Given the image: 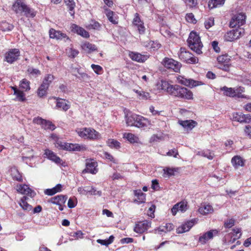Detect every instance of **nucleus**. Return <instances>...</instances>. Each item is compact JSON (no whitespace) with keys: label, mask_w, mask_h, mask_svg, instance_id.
Masks as SVG:
<instances>
[{"label":"nucleus","mask_w":251,"mask_h":251,"mask_svg":"<svg viewBox=\"0 0 251 251\" xmlns=\"http://www.w3.org/2000/svg\"><path fill=\"white\" fill-rule=\"evenodd\" d=\"M214 24V20L213 18H210L205 20L204 22V25L206 29H209L212 27Z\"/></svg>","instance_id":"51"},{"label":"nucleus","mask_w":251,"mask_h":251,"mask_svg":"<svg viewBox=\"0 0 251 251\" xmlns=\"http://www.w3.org/2000/svg\"><path fill=\"white\" fill-rule=\"evenodd\" d=\"M17 191L22 194L26 195L31 198L34 197L36 193L32 190L28 185H19L17 186Z\"/></svg>","instance_id":"17"},{"label":"nucleus","mask_w":251,"mask_h":251,"mask_svg":"<svg viewBox=\"0 0 251 251\" xmlns=\"http://www.w3.org/2000/svg\"><path fill=\"white\" fill-rule=\"evenodd\" d=\"M2 28L4 31H10L13 28V25L7 23H4L2 26Z\"/></svg>","instance_id":"62"},{"label":"nucleus","mask_w":251,"mask_h":251,"mask_svg":"<svg viewBox=\"0 0 251 251\" xmlns=\"http://www.w3.org/2000/svg\"><path fill=\"white\" fill-rule=\"evenodd\" d=\"M48 88L49 87L46 86L45 85L41 84L38 89V96L41 98L45 96L47 94V91Z\"/></svg>","instance_id":"42"},{"label":"nucleus","mask_w":251,"mask_h":251,"mask_svg":"<svg viewBox=\"0 0 251 251\" xmlns=\"http://www.w3.org/2000/svg\"><path fill=\"white\" fill-rule=\"evenodd\" d=\"M77 204V200L75 197L70 198L68 202V206L70 208L75 207Z\"/></svg>","instance_id":"50"},{"label":"nucleus","mask_w":251,"mask_h":251,"mask_svg":"<svg viewBox=\"0 0 251 251\" xmlns=\"http://www.w3.org/2000/svg\"><path fill=\"white\" fill-rule=\"evenodd\" d=\"M81 49L85 52L90 53L97 50V47L93 44L88 42H85L81 44Z\"/></svg>","instance_id":"26"},{"label":"nucleus","mask_w":251,"mask_h":251,"mask_svg":"<svg viewBox=\"0 0 251 251\" xmlns=\"http://www.w3.org/2000/svg\"><path fill=\"white\" fill-rule=\"evenodd\" d=\"M162 64L167 69H172L175 72H178L181 65L178 62L167 57L165 58L162 62Z\"/></svg>","instance_id":"10"},{"label":"nucleus","mask_w":251,"mask_h":251,"mask_svg":"<svg viewBox=\"0 0 251 251\" xmlns=\"http://www.w3.org/2000/svg\"><path fill=\"white\" fill-rule=\"evenodd\" d=\"M76 131L80 137L84 139L97 140L100 138V134L93 128H81Z\"/></svg>","instance_id":"4"},{"label":"nucleus","mask_w":251,"mask_h":251,"mask_svg":"<svg viewBox=\"0 0 251 251\" xmlns=\"http://www.w3.org/2000/svg\"><path fill=\"white\" fill-rule=\"evenodd\" d=\"M107 144L111 148H114L116 149L120 148V143L114 139H108L107 141Z\"/></svg>","instance_id":"45"},{"label":"nucleus","mask_w":251,"mask_h":251,"mask_svg":"<svg viewBox=\"0 0 251 251\" xmlns=\"http://www.w3.org/2000/svg\"><path fill=\"white\" fill-rule=\"evenodd\" d=\"M242 121L241 123H249L251 122V115L250 114H244L242 113Z\"/></svg>","instance_id":"54"},{"label":"nucleus","mask_w":251,"mask_h":251,"mask_svg":"<svg viewBox=\"0 0 251 251\" xmlns=\"http://www.w3.org/2000/svg\"><path fill=\"white\" fill-rule=\"evenodd\" d=\"M68 8L69 9L70 14L71 16H73L75 14L74 8L75 6V4L74 0H64Z\"/></svg>","instance_id":"34"},{"label":"nucleus","mask_w":251,"mask_h":251,"mask_svg":"<svg viewBox=\"0 0 251 251\" xmlns=\"http://www.w3.org/2000/svg\"><path fill=\"white\" fill-rule=\"evenodd\" d=\"M194 226V223L192 221H188L182 224L176 229L177 233H182L188 231Z\"/></svg>","instance_id":"28"},{"label":"nucleus","mask_w":251,"mask_h":251,"mask_svg":"<svg viewBox=\"0 0 251 251\" xmlns=\"http://www.w3.org/2000/svg\"><path fill=\"white\" fill-rule=\"evenodd\" d=\"M198 212L202 215H206L212 213L213 208L209 204H201L198 209Z\"/></svg>","instance_id":"27"},{"label":"nucleus","mask_w":251,"mask_h":251,"mask_svg":"<svg viewBox=\"0 0 251 251\" xmlns=\"http://www.w3.org/2000/svg\"><path fill=\"white\" fill-rule=\"evenodd\" d=\"M85 189L86 191V195L88 193L94 195H99L100 196L101 195V192L97 191L94 188L91 187L90 188L89 187H86Z\"/></svg>","instance_id":"52"},{"label":"nucleus","mask_w":251,"mask_h":251,"mask_svg":"<svg viewBox=\"0 0 251 251\" xmlns=\"http://www.w3.org/2000/svg\"><path fill=\"white\" fill-rule=\"evenodd\" d=\"M187 42L190 49L198 54L202 53L201 50L203 46L199 36L195 32L190 33Z\"/></svg>","instance_id":"3"},{"label":"nucleus","mask_w":251,"mask_h":251,"mask_svg":"<svg viewBox=\"0 0 251 251\" xmlns=\"http://www.w3.org/2000/svg\"><path fill=\"white\" fill-rule=\"evenodd\" d=\"M54 143L55 147L60 150H64L69 151H80L85 150V146L83 145L63 142L59 139Z\"/></svg>","instance_id":"5"},{"label":"nucleus","mask_w":251,"mask_h":251,"mask_svg":"<svg viewBox=\"0 0 251 251\" xmlns=\"http://www.w3.org/2000/svg\"><path fill=\"white\" fill-rule=\"evenodd\" d=\"M129 56L133 61L138 62H143L148 58L147 56L135 52H130Z\"/></svg>","instance_id":"24"},{"label":"nucleus","mask_w":251,"mask_h":251,"mask_svg":"<svg viewBox=\"0 0 251 251\" xmlns=\"http://www.w3.org/2000/svg\"><path fill=\"white\" fill-rule=\"evenodd\" d=\"M146 46L149 47L151 50H155L160 48L161 45L157 42L151 41L148 43V46L146 45Z\"/></svg>","instance_id":"48"},{"label":"nucleus","mask_w":251,"mask_h":251,"mask_svg":"<svg viewBox=\"0 0 251 251\" xmlns=\"http://www.w3.org/2000/svg\"><path fill=\"white\" fill-rule=\"evenodd\" d=\"M20 205L24 210L30 211L31 209V206L27 203L26 197L24 196L20 200Z\"/></svg>","instance_id":"35"},{"label":"nucleus","mask_w":251,"mask_h":251,"mask_svg":"<svg viewBox=\"0 0 251 251\" xmlns=\"http://www.w3.org/2000/svg\"><path fill=\"white\" fill-rule=\"evenodd\" d=\"M246 15L243 13H238L235 15L231 19L230 22V26L234 27L236 26L238 27L244 25L245 23Z\"/></svg>","instance_id":"14"},{"label":"nucleus","mask_w":251,"mask_h":251,"mask_svg":"<svg viewBox=\"0 0 251 251\" xmlns=\"http://www.w3.org/2000/svg\"><path fill=\"white\" fill-rule=\"evenodd\" d=\"M49 33L50 36L51 38L60 40L67 37L65 34L62 33L60 31L55 30L52 28L50 30Z\"/></svg>","instance_id":"30"},{"label":"nucleus","mask_w":251,"mask_h":251,"mask_svg":"<svg viewBox=\"0 0 251 251\" xmlns=\"http://www.w3.org/2000/svg\"><path fill=\"white\" fill-rule=\"evenodd\" d=\"M163 227H164V230H165V233H167L168 232H170L175 228L174 225L172 223H167L166 224L165 226H162Z\"/></svg>","instance_id":"56"},{"label":"nucleus","mask_w":251,"mask_h":251,"mask_svg":"<svg viewBox=\"0 0 251 251\" xmlns=\"http://www.w3.org/2000/svg\"><path fill=\"white\" fill-rule=\"evenodd\" d=\"M67 199L66 196L58 195L51 198L50 200V201L55 204H57L59 206L58 209L62 211L64 209L65 206V203Z\"/></svg>","instance_id":"15"},{"label":"nucleus","mask_w":251,"mask_h":251,"mask_svg":"<svg viewBox=\"0 0 251 251\" xmlns=\"http://www.w3.org/2000/svg\"><path fill=\"white\" fill-rule=\"evenodd\" d=\"M132 24L137 29L140 34H143L145 32V27L143 22L141 20L139 14L137 13L134 15V18L133 19Z\"/></svg>","instance_id":"16"},{"label":"nucleus","mask_w":251,"mask_h":251,"mask_svg":"<svg viewBox=\"0 0 251 251\" xmlns=\"http://www.w3.org/2000/svg\"><path fill=\"white\" fill-rule=\"evenodd\" d=\"M221 90L224 91V94L230 97H238L239 98H244V96L242 93L244 92V88L242 87L236 88H228L224 86L221 88Z\"/></svg>","instance_id":"6"},{"label":"nucleus","mask_w":251,"mask_h":251,"mask_svg":"<svg viewBox=\"0 0 251 251\" xmlns=\"http://www.w3.org/2000/svg\"><path fill=\"white\" fill-rule=\"evenodd\" d=\"M242 235L241 233V229L240 228L235 227L232 229V232H230L227 236H226V239L230 237L234 236V237L228 241V243H233L237 239H239Z\"/></svg>","instance_id":"22"},{"label":"nucleus","mask_w":251,"mask_h":251,"mask_svg":"<svg viewBox=\"0 0 251 251\" xmlns=\"http://www.w3.org/2000/svg\"><path fill=\"white\" fill-rule=\"evenodd\" d=\"M56 107L64 111L67 110L69 108V105L64 100H59L56 102Z\"/></svg>","instance_id":"36"},{"label":"nucleus","mask_w":251,"mask_h":251,"mask_svg":"<svg viewBox=\"0 0 251 251\" xmlns=\"http://www.w3.org/2000/svg\"><path fill=\"white\" fill-rule=\"evenodd\" d=\"M134 195L137 197V198L135 200V201L138 202V204L145 202L146 194L143 193L141 190H135Z\"/></svg>","instance_id":"32"},{"label":"nucleus","mask_w":251,"mask_h":251,"mask_svg":"<svg viewBox=\"0 0 251 251\" xmlns=\"http://www.w3.org/2000/svg\"><path fill=\"white\" fill-rule=\"evenodd\" d=\"M44 154L50 160L54 162L57 164H61V159L58 157L52 151L47 149L45 151Z\"/></svg>","instance_id":"25"},{"label":"nucleus","mask_w":251,"mask_h":251,"mask_svg":"<svg viewBox=\"0 0 251 251\" xmlns=\"http://www.w3.org/2000/svg\"><path fill=\"white\" fill-rule=\"evenodd\" d=\"M178 56L182 61L188 63L195 64L198 61V58L194 57L191 52L187 51L185 48H180Z\"/></svg>","instance_id":"8"},{"label":"nucleus","mask_w":251,"mask_h":251,"mask_svg":"<svg viewBox=\"0 0 251 251\" xmlns=\"http://www.w3.org/2000/svg\"><path fill=\"white\" fill-rule=\"evenodd\" d=\"M33 122L34 123L43 125L45 122V120L40 117H36L34 118Z\"/></svg>","instance_id":"63"},{"label":"nucleus","mask_w":251,"mask_h":251,"mask_svg":"<svg viewBox=\"0 0 251 251\" xmlns=\"http://www.w3.org/2000/svg\"><path fill=\"white\" fill-rule=\"evenodd\" d=\"M126 121L127 126H134L138 128L146 126L147 123V120L143 116L132 113L126 115Z\"/></svg>","instance_id":"1"},{"label":"nucleus","mask_w":251,"mask_h":251,"mask_svg":"<svg viewBox=\"0 0 251 251\" xmlns=\"http://www.w3.org/2000/svg\"><path fill=\"white\" fill-rule=\"evenodd\" d=\"M224 2L225 0H209L208 6L210 8H213L223 5Z\"/></svg>","instance_id":"40"},{"label":"nucleus","mask_w":251,"mask_h":251,"mask_svg":"<svg viewBox=\"0 0 251 251\" xmlns=\"http://www.w3.org/2000/svg\"><path fill=\"white\" fill-rule=\"evenodd\" d=\"M156 86L158 89L163 90L169 94L172 85L166 80H161L157 82Z\"/></svg>","instance_id":"23"},{"label":"nucleus","mask_w":251,"mask_h":251,"mask_svg":"<svg viewBox=\"0 0 251 251\" xmlns=\"http://www.w3.org/2000/svg\"><path fill=\"white\" fill-rule=\"evenodd\" d=\"M27 73L33 77H36L41 75V71L33 67H29L27 70Z\"/></svg>","instance_id":"43"},{"label":"nucleus","mask_w":251,"mask_h":251,"mask_svg":"<svg viewBox=\"0 0 251 251\" xmlns=\"http://www.w3.org/2000/svg\"><path fill=\"white\" fill-rule=\"evenodd\" d=\"M135 93L138 94L139 99L147 100L150 98V94L141 90H135Z\"/></svg>","instance_id":"41"},{"label":"nucleus","mask_w":251,"mask_h":251,"mask_svg":"<svg viewBox=\"0 0 251 251\" xmlns=\"http://www.w3.org/2000/svg\"><path fill=\"white\" fill-rule=\"evenodd\" d=\"M164 227H163L162 226H160L159 227L155 228L153 230L154 233L155 234H161L162 232L165 233V230H164Z\"/></svg>","instance_id":"64"},{"label":"nucleus","mask_w":251,"mask_h":251,"mask_svg":"<svg viewBox=\"0 0 251 251\" xmlns=\"http://www.w3.org/2000/svg\"><path fill=\"white\" fill-rule=\"evenodd\" d=\"M86 169L85 171L87 173H90L92 174H95L98 172L97 169V163L93 160H89L86 164Z\"/></svg>","instance_id":"21"},{"label":"nucleus","mask_w":251,"mask_h":251,"mask_svg":"<svg viewBox=\"0 0 251 251\" xmlns=\"http://www.w3.org/2000/svg\"><path fill=\"white\" fill-rule=\"evenodd\" d=\"M91 68L93 69L94 71L97 74H100V72L102 70V67L98 65L92 64Z\"/></svg>","instance_id":"61"},{"label":"nucleus","mask_w":251,"mask_h":251,"mask_svg":"<svg viewBox=\"0 0 251 251\" xmlns=\"http://www.w3.org/2000/svg\"><path fill=\"white\" fill-rule=\"evenodd\" d=\"M22 158L26 163H28L27 160H31L34 156V151L30 147H25L22 150Z\"/></svg>","instance_id":"19"},{"label":"nucleus","mask_w":251,"mask_h":251,"mask_svg":"<svg viewBox=\"0 0 251 251\" xmlns=\"http://www.w3.org/2000/svg\"><path fill=\"white\" fill-rule=\"evenodd\" d=\"M105 14L108 19V20L113 24H117L116 20L114 18L113 15L114 13L110 10H106Z\"/></svg>","instance_id":"49"},{"label":"nucleus","mask_w":251,"mask_h":251,"mask_svg":"<svg viewBox=\"0 0 251 251\" xmlns=\"http://www.w3.org/2000/svg\"><path fill=\"white\" fill-rule=\"evenodd\" d=\"M26 17L33 18L36 15V12L33 9L30 8L27 5L24 9L23 13Z\"/></svg>","instance_id":"39"},{"label":"nucleus","mask_w":251,"mask_h":251,"mask_svg":"<svg viewBox=\"0 0 251 251\" xmlns=\"http://www.w3.org/2000/svg\"><path fill=\"white\" fill-rule=\"evenodd\" d=\"M244 34L243 28L238 27L228 31L225 35L224 38L226 41L232 42L239 38Z\"/></svg>","instance_id":"7"},{"label":"nucleus","mask_w":251,"mask_h":251,"mask_svg":"<svg viewBox=\"0 0 251 251\" xmlns=\"http://www.w3.org/2000/svg\"><path fill=\"white\" fill-rule=\"evenodd\" d=\"M71 28L72 32L77 33L84 38H88L90 36L88 32L85 30L83 28L75 24H72Z\"/></svg>","instance_id":"18"},{"label":"nucleus","mask_w":251,"mask_h":251,"mask_svg":"<svg viewBox=\"0 0 251 251\" xmlns=\"http://www.w3.org/2000/svg\"><path fill=\"white\" fill-rule=\"evenodd\" d=\"M20 51L18 49H11L8 50L4 55V61L12 64L19 59Z\"/></svg>","instance_id":"9"},{"label":"nucleus","mask_w":251,"mask_h":251,"mask_svg":"<svg viewBox=\"0 0 251 251\" xmlns=\"http://www.w3.org/2000/svg\"><path fill=\"white\" fill-rule=\"evenodd\" d=\"M11 175L14 180L18 181H22V176L17 169L13 168L11 169Z\"/></svg>","instance_id":"38"},{"label":"nucleus","mask_w":251,"mask_h":251,"mask_svg":"<svg viewBox=\"0 0 251 251\" xmlns=\"http://www.w3.org/2000/svg\"><path fill=\"white\" fill-rule=\"evenodd\" d=\"M123 138H126L130 143H137L139 141V138L131 133H125Z\"/></svg>","instance_id":"33"},{"label":"nucleus","mask_w":251,"mask_h":251,"mask_svg":"<svg viewBox=\"0 0 251 251\" xmlns=\"http://www.w3.org/2000/svg\"><path fill=\"white\" fill-rule=\"evenodd\" d=\"M15 95L16 96V99L18 101H24L25 100V95L24 93L21 91H19L17 94Z\"/></svg>","instance_id":"53"},{"label":"nucleus","mask_w":251,"mask_h":251,"mask_svg":"<svg viewBox=\"0 0 251 251\" xmlns=\"http://www.w3.org/2000/svg\"><path fill=\"white\" fill-rule=\"evenodd\" d=\"M178 123L180 125L183 126L184 128L188 130H191L194 128L197 125L196 122L193 120H185L181 121L179 120Z\"/></svg>","instance_id":"29"},{"label":"nucleus","mask_w":251,"mask_h":251,"mask_svg":"<svg viewBox=\"0 0 251 251\" xmlns=\"http://www.w3.org/2000/svg\"><path fill=\"white\" fill-rule=\"evenodd\" d=\"M177 204L179 205V209L181 212H185L187 209V204L186 202L182 201L177 203Z\"/></svg>","instance_id":"55"},{"label":"nucleus","mask_w":251,"mask_h":251,"mask_svg":"<svg viewBox=\"0 0 251 251\" xmlns=\"http://www.w3.org/2000/svg\"><path fill=\"white\" fill-rule=\"evenodd\" d=\"M231 163L235 168H238L239 167L244 166V160L241 156L236 155L232 158Z\"/></svg>","instance_id":"31"},{"label":"nucleus","mask_w":251,"mask_h":251,"mask_svg":"<svg viewBox=\"0 0 251 251\" xmlns=\"http://www.w3.org/2000/svg\"><path fill=\"white\" fill-rule=\"evenodd\" d=\"M151 222L149 220H144L137 222L134 227V231L138 233H143L151 227Z\"/></svg>","instance_id":"12"},{"label":"nucleus","mask_w":251,"mask_h":251,"mask_svg":"<svg viewBox=\"0 0 251 251\" xmlns=\"http://www.w3.org/2000/svg\"><path fill=\"white\" fill-rule=\"evenodd\" d=\"M114 238V237L113 235H111L107 239H98L97 240V242L102 245L107 246L113 242Z\"/></svg>","instance_id":"44"},{"label":"nucleus","mask_w":251,"mask_h":251,"mask_svg":"<svg viewBox=\"0 0 251 251\" xmlns=\"http://www.w3.org/2000/svg\"><path fill=\"white\" fill-rule=\"evenodd\" d=\"M218 234V230H210L202 234H201L199 236L198 241L201 245H205L209 240L213 239L214 237L217 236Z\"/></svg>","instance_id":"11"},{"label":"nucleus","mask_w":251,"mask_h":251,"mask_svg":"<svg viewBox=\"0 0 251 251\" xmlns=\"http://www.w3.org/2000/svg\"><path fill=\"white\" fill-rule=\"evenodd\" d=\"M177 169L175 168H166L163 169L164 171V177H165V175L167 176L168 177L174 176L175 175V173L177 171Z\"/></svg>","instance_id":"46"},{"label":"nucleus","mask_w":251,"mask_h":251,"mask_svg":"<svg viewBox=\"0 0 251 251\" xmlns=\"http://www.w3.org/2000/svg\"><path fill=\"white\" fill-rule=\"evenodd\" d=\"M20 87L25 91L29 90L30 82L25 78L23 79L21 82Z\"/></svg>","instance_id":"47"},{"label":"nucleus","mask_w":251,"mask_h":251,"mask_svg":"<svg viewBox=\"0 0 251 251\" xmlns=\"http://www.w3.org/2000/svg\"><path fill=\"white\" fill-rule=\"evenodd\" d=\"M169 94L176 97L187 100L192 99L193 96L190 90L178 85H172Z\"/></svg>","instance_id":"2"},{"label":"nucleus","mask_w":251,"mask_h":251,"mask_svg":"<svg viewBox=\"0 0 251 251\" xmlns=\"http://www.w3.org/2000/svg\"><path fill=\"white\" fill-rule=\"evenodd\" d=\"M186 21L191 23L195 24L196 23V20L194 18V15L192 13H188L186 15Z\"/></svg>","instance_id":"57"},{"label":"nucleus","mask_w":251,"mask_h":251,"mask_svg":"<svg viewBox=\"0 0 251 251\" xmlns=\"http://www.w3.org/2000/svg\"><path fill=\"white\" fill-rule=\"evenodd\" d=\"M202 155L209 159H212L214 157V153L211 151H206L202 152Z\"/></svg>","instance_id":"60"},{"label":"nucleus","mask_w":251,"mask_h":251,"mask_svg":"<svg viewBox=\"0 0 251 251\" xmlns=\"http://www.w3.org/2000/svg\"><path fill=\"white\" fill-rule=\"evenodd\" d=\"M26 6L24 0H17L13 4L12 9L17 14H22Z\"/></svg>","instance_id":"20"},{"label":"nucleus","mask_w":251,"mask_h":251,"mask_svg":"<svg viewBox=\"0 0 251 251\" xmlns=\"http://www.w3.org/2000/svg\"><path fill=\"white\" fill-rule=\"evenodd\" d=\"M177 80L178 83L190 87H194L203 84L201 81H196L192 79H187L181 75L177 77Z\"/></svg>","instance_id":"13"},{"label":"nucleus","mask_w":251,"mask_h":251,"mask_svg":"<svg viewBox=\"0 0 251 251\" xmlns=\"http://www.w3.org/2000/svg\"><path fill=\"white\" fill-rule=\"evenodd\" d=\"M235 220L231 219H228L225 222V227L226 228H230L234 225Z\"/></svg>","instance_id":"58"},{"label":"nucleus","mask_w":251,"mask_h":251,"mask_svg":"<svg viewBox=\"0 0 251 251\" xmlns=\"http://www.w3.org/2000/svg\"><path fill=\"white\" fill-rule=\"evenodd\" d=\"M43 126L45 129H50L51 130L54 129V126L50 122L47 121L46 120L45 122L44 123Z\"/></svg>","instance_id":"59"},{"label":"nucleus","mask_w":251,"mask_h":251,"mask_svg":"<svg viewBox=\"0 0 251 251\" xmlns=\"http://www.w3.org/2000/svg\"><path fill=\"white\" fill-rule=\"evenodd\" d=\"M54 79V76L51 74H47L45 75L42 82V84L45 85L46 86L49 87Z\"/></svg>","instance_id":"37"}]
</instances>
